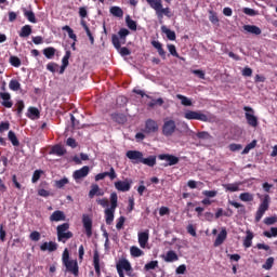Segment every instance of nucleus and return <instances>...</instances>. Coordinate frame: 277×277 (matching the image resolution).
Masks as SVG:
<instances>
[{
	"label": "nucleus",
	"mask_w": 277,
	"mask_h": 277,
	"mask_svg": "<svg viewBox=\"0 0 277 277\" xmlns=\"http://www.w3.org/2000/svg\"><path fill=\"white\" fill-rule=\"evenodd\" d=\"M239 199L241 202H252L254 201V195L252 193H241Z\"/></svg>",
	"instance_id": "obj_33"
},
{
	"label": "nucleus",
	"mask_w": 277,
	"mask_h": 277,
	"mask_svg": "<svg viewBox=\"0 0 277 277\" xmlns=\"http://www.w3.org/2000/svg\"><path fill=\"white\" fill-rule=\"evenodd\" d=\"M226 237H228V232H226V228H223L214 240V248L222 246L226 241Z\"/></svg>",
	"instance_id": "obj_19"
},
{
	"label": "nucleus",
	"mask_w": 277,
	"mask_h": 277,
	"mask_svg": "<svg viewBox=\"0 0 277 277\" xmlns=\"http://www.w3.org/2000/svg\"><path fill=\"white\" fill-rule=\"evenodd\" d=\"M196 137H198V140H211V134L207 131H201L196 134Z\"/></svg>",
	"instance_id": "obj_55"
},
{
	"label": "nucleus",
	"mask_w": 277,
	"mask_h": 277,
	"mask_svg": "<svg viewBox=\"0 0 277 277\" xmlns=\"http://www.w3.org/2000/svg\"><path fill=\"white\" fill-rule=\"evenodd\" d=\"M16 105H17V116L21 117L23 114V110L25 109V102L18 101Z\"/></svg>",
	"instance_id": "obj_61"
},
{
	"label": "nucleus",
	"mask_w": 277,
	"mask_h": 277,
	"mask_svg": "<svg viewBox=\"0 0 277 277\" xmlns=\"http://www.w3.org/2000/svg\"><path fill=\"white\" fill-rule=\"evenodd\" d=\"M209 21L212 25H220V17H217V13L214 11H209Z\"/></svg>",
	"instance_id": "obj_42"
},
{
	"label": "nucleus",
	"mask_w": 277,
	"mask_h": 277,
	"mask_svg": "<svg viewBox=\"0 0 277 277\" xmlns=\"http://www.w3.org/2000/svg\"><path fill=\"white\" fill-rule=\"evenodd\" d=\"M174 131H176V122H174V120H168L163 123L162 135L170 137V135L174 134Z\"/></svg>",
	"instance_id": "obj_8"
},
{
	"label": "nucleus",
	"mask_w": 277,
	"mask_h": 277,
	"mask_svg": "<svg viewBox=\"0 0 277 277\" xmlns=\"http://www.w3.org/2000/svg\"><path fill=\"white\" fill-rule=\"evenodd\" d=\"M23 13L25 18H27V21H29V23H38V19L36 18V13H34V11H28L27 9H23Z\"/></svg>",
	"instance_id": "obj_26"
},
{
	"label": "nucleus",
	"mask_w": 277,
	"mask_h": 277,
	"mask_svg": "<svg viewBox=\"0 0 277 277\" xmlns=\"http://www.w3.org/2000/svg\"><path fill=\"white\" fill-rule=\"evenodd\" d=\"M28 114V118H40V110H38L36 107H29Z\"/></svg>",
	"instance_id": "obj_45"
},
{
	"label": "nucleus",
	"mask_w": 277,
	"mask_h": 277,
	"mask_svg": "<svg viewBox=\"0 0 277 277\" xmlns=\"http://www.w3.org/2000/svg\"><path fill=\"white\" fill-rule=\"evenodd\" d=\"M94 196H105V192L98 186V184H92L89 192V198H94Z\"/></svg>",
	"instance_id": "obj_18"
},
{
	"label": "nucleus",
	"mask_w": 277,
	"mask_h": 277,
	"mask_svg": "<svg viewBox=\"0 0 277 277\" xmlns=\"http://www.w3.org/2000/svg\"><path fill=\"white\" fill-rule=\"evenodd\" d=\"M141 163L148 166V168H155L157 166V156H149L147 158H142Z\"/></svg>",
	"instance_id": "obj_22"
},
{
	"label": "nucleus",
	"mask_w": 277,
	"mask_h": 277,
	"mask_svg": "<svg viewBox=\"0 0 277 277\" xmlns=\"http://www.w3.org/2000/svg\"><path fill=\"white\" fill-rule=\"evenodd\" d=\"M252 148H256V140H253L243 148L242 155H248V153H250Z\"/></svg>",
	"instance_id": "obj_50"
},
{
	"label": "nucleus",
	"mask_w": 277,
	"mask_h": 277,
	"mask_svg": "<svg viewBox=\"0 0 277 277\" xmlns=\"http://www.w3.org/2000/svg\"><path fill=\"white\" fill-rule=\"evenodd\" d=\"M50 222H66V214L64 211L56 210L50 215Z\"/></svg>",
	"instance_id": "obj_16"
},
{
	"label": "nucleus",
	"mask_w": 277,
	"mask_h": 277,
	"mask_svg": "<svg viewBox=\"0 0 277 277\" xmlns=\"http://www.w3.org/2000/svg\"><path fill=\"white\" fill-rule=\"evenodd\" d=\"M150 100V102L147 104V107H149L150 109H153V108H155V107H157V105L159 106V107H161V105H163V98H161V97H159V98H157V100H155V98H149Z\"/></svg>",
	"instance_id": "obj_37"
},
{
	"label": "nucleus",
	"mask_w": 277,
	"mask_h": 277,
	"mask_svg": "<svg viewBox=\"0 0 277 277\" xmlns=\"http://www.w3.org/2000/svg\"><path fill=\"white\" fill-rule=\"evenodd\" d=\"M9 88L10 90H12L13 92H18V90H21V82H18V80L12 79L9 82Z\"/></svg>",
	"instance_id": "obj_44"
},
{
	"label": "nucleus",
	"mask_w": 277,
	"mask_h": 277,
	"mask_svg": "<svg viewBox=\"0 0 277 277\" xmlns=\"http://www.w3.org/2000/svg\"><path fill=\"white\" fill-rule=\"evenodd\" d=\"M55 52L56 50L53 47L43 49V55L47 57V60H53L55 57Z\"/></svg>",
	"instance_id": "obj_30"
},
{
	"label": "nucleus",
	"mask_w": 277,
	"mask_h": 277,
	"mask_svg": "<svg viewBox=\"0 0 277 277\" xmlns=\"http://www.w3.org/2000/svg\"><path fill=\"white\" fill-rule=\"evenodd\" d=\"M276 222H277L276 216H267L264 219V224H266V226H272L273 224H276Z\"/></svg>",
	"instance_id": "obj_57"
},
{
	"label": "nucleus",
	"mask_w": 277,
	"mask_h": 277,
	"mask_svg": "<svg viewBox=\"0 0 277 277\" xmlns=\"http://www.w3.org/2000/svg\"><path fill=\"white\" fill-rule=\"evenodd\" d=\"M126 25L131 29V31H137V22L131 19V16L127 15Z\"/></svg>",
	"instance_id": "obj_34"
},
{
	"label": "nucleus",
	"mask_w": 277,
	"mask_h": 277,
	"mask_svg": "<svg viewBox=\"0 0 277 277\" xmlns=\"http://www.w3.org/2000/svg\"><path fill=\"white\" fill-rule=\"evenodd\" d=\"M42 174H44V172L42 170H36L32 174L31 177V183H37L40 181V176H42Z\"/></svg>",
	"instance_id": "obj_51"
},
{
	"label": "nucleus",
	"mask_w": 277,
	"mask_h": 277,
	"mask_svg": "<svg viewBox=\"0 0 277 277\" xmlns=\"http://www.w3.org/2000/svg\"><path fill=\"white\" fill-rule=\"evenodd\" d=\"M70 223H63L56 227V237L60 243H66L68 239H72L75 235L69 230Z\"/></svg>",
	"instance_id": "obj_1"
},
{
	"label": "nucleus",
	"mask_w": 277,
	"mask_h": 277,
	"mask_svg": "<svg viewBox=\"0 0 277 277\" xmlns=\"http://www.w3.org/2000/svg\"><path fill=\"white\" fill-rule=\"evenodd\" d=\"M11 66H14V68H21V58H18V56H10L9 60Z\"/></svg>",
	"instance_id": "obj_46"
},
{
	"label": "nucleus",
	"mask_w": 277,
	"mask_h": 277,
	"mask_svg": "<svg viewBox=\"0 0 277 277\" xmlns=\"http://www.w3.org/2000/svg\"><path fill=\"white\" fill-rule=\"evenodd\" d=\"M263 235L268 239H272V237H277V227H272L271 232H264Z\"/></svg>",
	"instance_id": "obj_53"
},
{
	"label": "nucleus",
	"mask_w": 277,
	"mask_h": 277,
	"mask_svg": "<svg viewBox=\"0 0 277 277\" xmlns=\"http://www.w3.org/2000/svg\"><path fill=\"white\" fill-rule=\"evenodd\" d=\"M8 138L13 146H21V142L18 141V137L16 136V133H14V131H9Z\"/></svg>",
	"instance_id": "obj_29"
},
{
	"label": "nucleus",
	"mask_w": 277,
	"mask_h": 277,
	"mask_svg": "<svg viewBox=\"0 0 277 277\" xmlns=\"http://www.w3.org/2000/svg\"><path fill=\"white\" fill-rule=\"evenodd\" d=\"M66 267V272L74 274V276H79V264L75 260H69L63 264Z\"/></svg>",
	"instance_id": "obj_11"
},
{
	"label": "nucleus",
	"mask_w": 277,
	"mask_h": 277,
	"mask_svg": "<svg viewBox=\"0 0 277 277\" xmlns=\"http://www.w3.org/2000/svg\"><path fill=\"white\" fill-rule=\"evenodd\" d=\"M109 12L117 18H122V16H124V11H122L120 6H111Z\"/></svg>",
	"instance_id": "obj_32"
},
{
	"label": "nucleus",
	"mask_w": 277,
	"mask_h": 277,
	"mask_svg": "<svg viewBox=\"0 0 277 277\" xmlns=\"http://www.w3.org/2000/svg\"><path fill=\"white\" fill-rule=\"evenodd\" d=\"M129 34H131V32L127 28H121L119 30L118 35H119V38H120L122 44H126L127 36H129Z\"/></svg>",
	"instance_id": "obj_43"
},
{
	"label": "nucleus",
	"mask_w": 277,
	"mask_h": 277,
	"mask_svg": "<svg viewBox=\"0 0 277 277\" xmlns=\"http://www.w3.org/2000/svg\"><path fill=\"white\" fill-rule=\"evenodd\" d=\"M243 29L248 34H253V36H261L262 34V30L256 25H245Z\"/></svg>",
	"instance_id": "obj_23"
},
{
	"label": "nucleus",
	"mask_w": 277,
	"mask_h": 277,
	"mask_svg": "<svg viewBox=\"0 0 277 277\" xmlns=\"http://www.w3.org/2000/svg\"><path fill=\"white\" fill-rule=\"evenodd\" d=\"M68 183H69L68 177H63L55 182V187L57 189H62L63 187H66V185H68Z\"/></svg>",
	"instance_id": "obj_47"
},
{
	"label": "nucleus",
	"mask_w": 277,
	"mask_h": 277,
	"mask_svg": "<svg viewBox=\"0 0 277 277\" xmlns=\"http://www.w3.org/2000/svg\"><path fill=\"white\" fill-rule=\"evenodd\" d=\"M159 267L158 261H150L149 263L145 264L144 269L146 272H150V269H157Z\"/></svg>",
	"instance_id": "obj_49"
},
{
	"label": "nucleus",
	"mask_w": 277,
	"mask_h": 277,
	"mask_svg": "<svg viewBox=\"0 0 277 277\" xmlns=\"http://www.w3.org/2000/svg\"><path fill=\"white\" fill-rule=\"evenodd\" d=\"M148 239H149L148 229L145 232L138 233V243H140L141 248H146V243H148Z\"/></svg>",
	"instance_id": "obj_21"
},
{
	"label": "nucleus",
	"mask_w": 277,
	"mask_h": 277,
	"mask_svg": "<svg viewBox=\"0 0 277 277\" xmlns=\"http://www.w3.org/2000/svg\"><path fill=\"white\" fill-rule=\"evenodd\" d=\"M146 135H150V133H157L159 131V124L154 119H147L145 121V128L142 130Z\"/></svg>",
	"instance_id": "obj_7"
},
{
	"label": "nucleus",
	"mask_w": 277,
	"mask_h": 277,
	"mask_svg": "<svg viewBox=\"0 0 277 277\" xmlns=\"http://www.w3.org/2000/svg\"><path fill=\"white\" fill-rule=\"evenodd\" d=\"M158 159H160V161L168 162L164 164V168H168V166H176L180 161L179 157L171 154H160L158 155Z\"/></svg>",
	"instance_id": "obj_9"
},
{
	"label": "nucleus",
	"mask_w": 277,
	"mask_h": 277,
	"mask_svg": "<svg viewBox=\"0 0 277 277\" xmlns=\"http://www.w3.org/2000/svg\"><path fill=\"white\" fill-rule=\"evenodd\" d=\"M246 235L247 236L243 239V246L246 248H252V240L254 239V233H252L251 230H247Z\"/></svg>",
	"instance_id": "obj_25"
},
{
	"label": "nucleus",
	"mask_w": 277,
	"mask_h": 277,
	"mask_svg": "<svg viewBox=\"0 0 277 277\" xmlns=\"http://www.w3.org/2000/svg\"><path fill=\"white\" fill-rule=\"evenodd\" d=\"M228 203L232 207H235V209H240V211H242V213H246V207L242 203H239V202L233 201V200H228Z\"/></svg>",
	"instance_id": "obj_52"
},
{
	"label": "nucleus",
	"mask_w": 277,
	"mask_h": 277,
	"mask_svg": "<svg viewBox=\"0 0 277 277\" xmlns=\"http://www.w3.org/2000/svg\"><path fill=\"white\" fill-rule=\"evenodd\" d=\"M168 50H169V53L173 56V57H181L179 55V52H176V45L174 44H168Z\"/></svg>",
	"instance_id": "obj_56"
},
{
	"label": "nucleus",
	"mask_w": 277,
	"mask_h": 277,
	"mask_svg": "<svg viewBox=\"0 0 277 277\" xmlns=\"http://www.w3.org/2000/svg\"><path fill=\"white\" fill-rule=\"evenodd\" d=\"M176 98H179V101H181V103H182V105H184V107H192V100H189L187 96L177 94Z\"/></svg>",
	"instance_id": "obj_41"
},
{
	"label": "nucleus",
	"mask_w": 277,
	"mask_h": 277,
	"mask_svg": "<svg viewBox=\"0 0 277 277\" xmlns=\"http://www.w3.org/2000/svg\"><path fill=\"white\" fill-rule=\"evenodd\" d=\"M111 42H113L115 49H117V51H120V47L122 44V41H120V38L118 37V35H113L111 36Z\"/></svg>",
	"instance_id": "obj_48"
},
{
	"label": "nucleus",
	"mask_w": 277,
	"mask_h": 277,
	"mask_svg": "<svg viewBox=\"0 0 277 277\" xmlns=\"http://www.w3.org/2000/svg\"><path fill=\"white\" fill-rule=\"evenodd\" d=\"M58 68H60V65H57L56 63H49L47 65V70H49L50 72H57Z\"/></svg>",
	"instance_id": "obj_58"
},
{
	"label": "nucleus",
	"mask_w": 277,
	"mask_h": 277,
	"mask_svg": "<svg viewBox=\"0 0 277 277\" xmlns=\"http://www.w3.org/2000/svg\"><path fill=\"white\" fill-rule=\"evenodd\" d=\"M118 208V194H110V208L105 210V220L108 226L114 224V213H116V209Z\"/></svg>",
	"instance_id": "obj_2"
},
{
	"label": "nucleus",
	"mask_w": 277,
	"mask_h": 277,
	"mask_svg": "<svg viewBox=\"0 0 277 277\" xmlns=\"http://www.w3.org/2000/svg\"><path fill=\"white\" fill-rule=\"evenodd\" d=\"M50 155H56L57 157H64L66 149L62 145H54L50 151Z\"/></svg>",
	"instance_id": "obj_24"
},
{
	"label": "nucleus",
	"mask_w": 277,
	"mask_h": 277,
	"mask_svg": "<svg viewBox=\"0 0 277 277\" xmlns=\"http://www.w3.org/2000/svg\"><path fill=\"white\" fill-rule=\"evenodd\" d=\"M131 185H133V180L131 179H126L124 181H117L115 182V189L117 192H131Z\"/></svg>",
	"instance_id": "obj_6"
},
{
	"label": "nucleus",
	"mask_w": 277,
	"mask_h": 277,
	"mask_svg": "<svg viewBox=\"0 0 277 277\" xmlns=\"http://www.w3.org/2000/svg\"><path fill=\"white\" fill-rule=\"evenodd\" d=\"M58 246L57 242L55 241H49V242H43L40 246L41 252H55L57 250Z\"/></svg>",
	"instance_id": "obj_15"
},
{
	"label": "nucleus",
	"mask_w": 277,
	"mask_h": 277,
	"mask_svg": "<svg viewBox=\"0 0 277 277\" xmlns=\"http://www.w3.org/2000/svg\"><path fill=\"white\" fill-rule=\"evenodd\" d=\"M166 263H174V261H179V255L174 251H168L164 256Z\"/></svg>",
	"instance_id": "obj_28"
},
{
	"label": "nucleus",
	"mask_w": 277,
	"mask_h": 277,
	"mask_svg": "<svg viewBox=\"0 0 277 277\" xmlns=\"http://www.w3.org/2000/svg\"><path fill=\"white\" fill-rule=\"evenodd\" d=\"M82 224H83V228L85 230L87 237H92V219H90V216L84 214L82 217Z\"/></svg>",
	"instance_id": "obj_14"
},
{
	"label": "nucleus",
	"mask_w": 277,
	"mask_h": 277,
	"mask_svg": "<svg viewBox=\"0 0 277 277\" xmlns=\"http://www.w3.org/2000/svg\"><path fill=\"white\" fill-rule=\"evenodd\" d=\"M90 174V167L84 166L79 170H76L72 174L75 181H81V179H85Z\"/></svg>",
	"instance_id": "obj_12"
},
{
	"label": "nucleus",
	"mask_w": 277,
	"mask_h": 277,
	"mask_svg": "<svg viewBox=\"0 0 277 277\" xmlns=\"http://www.w3.org/2000/svg\"><path fill=\"white\" fill-rule=\"evenodd\" d=\"M130 254L131 256L137 259L140 256H144V251H142V249H140L138 247L133 246L130 248Z\"/></svg>",
	"instance_id": "obj_36"
},
{
	"label": "nucleus",
	"mask_w": 277,
	"mask_h": 277,
	"mask_svg": "<svg viewBox=\"0 0 277 277\" xmlns=\"http://www.w3.org/2000/svg\"><path fill=\"white\" fill-rule=\"evenodd\" d=\"M225 192H239V183H229L223 185Z\"/></svg>",
	"instance_id": "obj_38"
},
{
	"label": "nucleus",
	"mask_w": 277,
	"mask_h": 277,
	"mask_svg": "<svg viewBox=\"0 0 277 277\" xmlns=\"http://www.w3.org/2000/svg\"><path fill=\"white\" fill-rule=\"evenodd\" d=\"M29 36H31V27L29 25L23 26L19 32V38H29Z\"/></svg>",
	"instance_id": "obj_35"
},
{
	"label": "nucleus",
	"mask_w": 277,
	"mask_h": 277,
	"mask_svg": "<svg viewBox=\"0 0 277 277\" xmlns=\"http://www.w3.org/2000/svg\"><path fill=\"white\" fill-rule=\"evenodd\" d=\"M105 173H106V176H108L110 179V181H114V179H116L118 176L116 174V170L114 169V167H111L110 170Z\"/></svg>",
	"instance_id": "obj_62"
},
{
	"label": "nucleus",
	"mask_w": 277,
	"mask_h": 277,
	"mask_svg": "<svg viewBox=\"0 0 277 277\" xmlns=\"http://www.w3.org/2000/svg\"><path fill=\"white\" fill-rule=\"evenodd\" d=\"M0 98L2 101V107H5L6 109H11L12 105H14L12 102V95H10L8 92H0Z\"/></svg>",
	"instance_id": "obj_13"
},
{
	"label": "nucleus",
	"mask_w": 277,
	"mask_h": 277,
	"mask_svg": "<svg viewBox=\"0 0 277 277\" xmlns=\"http://www.w3.org/2000/svg\"><path fill=\"white\" fill-rule=\"evenodd\" d=\"M161 30L163 31V34H166L168 40H171V41L176 40V32H174L173 30H170V28L162 26Z\"/></svg>",
	"instance_id": "obj_31"
},
{
	"label": "nucleus",
	"mask_w": 277,
	"mask_h": 277,
	"mask_svg": "<svg viewBox=\"0 0 277 277\" xmlns=\"http://www.w3.org/2000/svg\"><path fill=\"white\" fill-rule=\"evenodd\" d=\"M117 269H121L123 272H131V263L128 260H121L117 264Z\"/></svg>",
	"instance_id": "obj_27"
},
{
	"label": "nucleus",
	"mask_w": 277,
	"mask_h": 277,
	"mask_svg": "<svg viewBox=\"0 0 277 277\" xmlns=\"http://www.w3.org/2000/svg\"><path fill=\"white\" fill-rule=\"evenodd\" d=\"M156 16L159 21H163V16L170 18V8H163V3L160 4V9L156 10Z\"/></svg>",
	"instance_id": "obj_20"
},
{
	"label": "nucleus",
	"mask_w": 277,
	"mask_h": 277,
	"mask_svg": "<svg viewBox=\"0 0 277 277\" xmlns=\"http://www.w3.org/2000/svg\"><path fill=\"white\" fill-rule=\"evenodd\" d=\"M243 110L247 111L245 114V118H246L248 124L250 127H254V128L259 127V119L256 118V116H254V109H252L249 106H245Z\"/></svg>",
	"instance_id": "obj_5"
},
{
	"label": "nucleus",
	"mask_w": 277,
	"mask_h": 277,
	"mask_svg": "<svg viewBox=\"0 0 277 277\" xmlns=\"http://www.w3.org/2000/svg\"><path fill=\"white\" fill-rule=\"evenodd\" d=\"M186 120H200V122H209V117L200 111L187 110L184 114Z\"/></svg>",
	"instance_id": "obj_4"
},
{
	"label": "nucleus",
	"mask_w": 277,
	"mask_h": 277,
	"mask_svg": "<svg viewBox=\"0 0 277 277\" xmlns=\"http://www.w3.org/2000/svg\"><path fill=\"white\" fill-rule=\"evenodd\" d=\"M148 5L151 8V10H159L161 8V4L163 3L162 0H146Z\"/></svg>",
	"instance_id": "obj_40"
},
{
	"label": "nucleus",
	"mask_w": 277,
	"mask_h": 277,
	"mask_svg": "<svg viewBox=\"0 0 277 277\" xmlns=\"http://www.w3.org/2000/svg\"><path fill=\"white\" fill-rule=\"evenodd\" d=\"M126 157H128L132 163H142L144 154L140 150H128Z\"/></svg>",
	"instance_id": "obj_10"
},
{
	"label": "nucleus",
	"mask_w": 277,
	"mask_h": 277,
	"mask_svg": "<svg viewBox=\"0 0 277 277\" xmlns=\"http://www.w3.org/2000/svg\"><path fill=\"white\" fill-rule=\"evenodd\" d=\"M70 55H71L70 50H67L64 57L62 58L63 66H68L69 64L68 60H70Z\"/></svg>",
	"instance_id": "obj_59"
},
{
	"label": "nucleus",
	"mask_w": 277,
	"mask_h": 277,
	"mask_svg": "<svg viewBox=\"0 0 277 277\" xmlns=\"http://www.w3.org/2000/svg\"><path fill=\"white\" fill-rule=\"evenodd\" d=\"M4 131H10V121H2L0 123V133H4Z\"/></svg>",
	"instance_id": "obj_60"
},
{
	"label": "nucleus",
	"mask_w": 277,
	"mask_h": 277,
	"mask_svg": "<svg viewBox=\"0 0 277 277\" xmlns=\"http://www.w3.org/2000/svg\"><path fill=\"white\" fill-rule=\"evenodd\" d=\"M30 239H31V241H40V234H39V232H32L31 234H30Z\"/></svg>",
	"instance_id": "obj_64"
},
{
	"label": "nucleus",
	"mask_w": 277,
	"mask_h": 277,
	"mask_svg": "<svg viewBox=\"0 0 277 277\" xmlns=\"http://www.w3.org/2000/svg\"><path fill=\"white\" fill-rule=\"evenodd\" d=\"M93 267L96 276H101V255L98 254V250H95L93 253Z\"/></svg>",
	"instance_id": "obj_17"
},
{
	"label": "nucleus",
	"mask_w": 277,
	"mask_h": 277,
	"mask_svg": "<svg viewBox=\"0 0 277 277\" xmlns=\"http://www.w3.org/2000/svg\"><path fill=\"white\" fill-rule=\"evenodd\" d=\"M262 267L267 271L272 269V267H274V258H268Z\"/></svg>",
	"instance_id": "obj_54"
},
{
	"label": "nucleus",
	"mask_w": 277,
	"mask_h": 277,
	"mask_svg": "<svg viewBox=\"0 0 277 277\" xmlns=\"http://www.w3.org/2000/svg\"><path fill=\"white\" fill-rule=\"evenodd\" d=\"M63 31H67L68 37L74 40V42H77V35L75 34V30H72V28H70V26L66 25L62 27Z\"/></svg>",
	"instance_id": "obj_39"
},
{
	"label": "nucleus",
	"mask_w": 277,
	"mask_h": 277,
	"mask_svg": "<svg viewBox=\"0 0 277 277\" xmlns=\"http://www.w3.org/2000/svg\"><path fill=\"white\" fill-rule=\"evenodd\" d=\"M269 209V195H265L262 200L256 213H255V222H261L263 215H265V211Z\"/></svg>",
	"instance_id": "obj_3"
},
{
	"label": "nucleus",
	"mask_w": 277,
	"mask_h": 277,
	"mask_svg": "<svg viewBox=\"0 0 277 277\" xmlns=\"http://www.w3.org/2000/svg\"><path fill=\"white\" fill-rule=\"evenodd\" d=\"M193 75H196L199 79H205V71L202 69H194Z\"/></svg>",
	"instance_id": "obj_63"
}]
</instances>
